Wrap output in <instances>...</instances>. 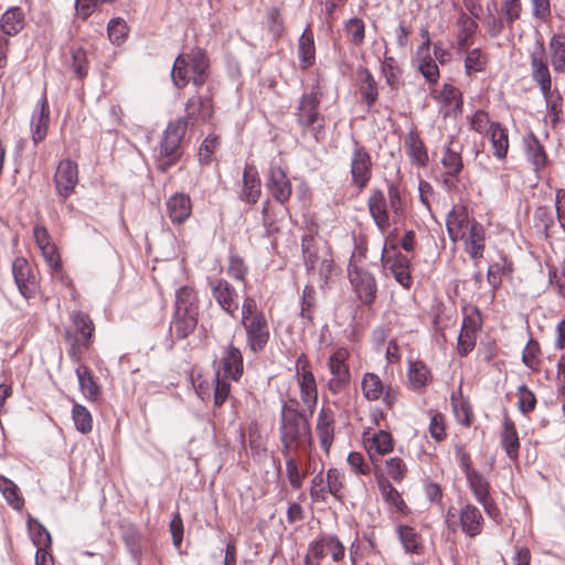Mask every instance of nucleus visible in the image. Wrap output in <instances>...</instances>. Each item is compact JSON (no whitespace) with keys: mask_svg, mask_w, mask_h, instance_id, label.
<instances>
[{"mask_svg":"<svg viewBox=\"0 0 565 565\" xmlns=\"http://www.w3.org/2000/svg\"><path fill=\"white\" fill-rule=\"evenodd\" d=\"M194 387L201 399H206L214 393V404L216 406L222 405L228 397L231 386L225 379H221L220 372H216L211 381L201 380L199 377L194 381Z\"/></svg>","mask_w":565,"mask_h":565,"instance_id":"obj_12","label":"nucleus"},{"mask_svg":"<svg viewBox=\"0 0 565 565\" xmlns=\"http://www.w3.org/2000/svg\"><path fill=\"white\" fill-rule=\"evenodd\" d=\"M387 475L396 482H401L407 472V466L399 457H392L385 461Z\"/></svg>","mask_w":565,"mask_h":565,"instance_id":"obj_59","label":"nucleus"},{"mask_svg":"<svg viewBox=\"0 0 565 565\" xmlns=\"http://www.w3.org/2000/svg\"><path fill=\"white\" fill-rule=\"evenodd\" d=\"M385 252L386 248L384 247L381 257L383 265L388 267L395 280L401 286L408 289L413 284V278L409 270V259L401 253L390 257L385 255Z\"/></svg>","mask_w":565,"mask_h":565,"instance_id":"obj_22","label":"nucleus"},{"mask_svg":"<svg viewBox=\"0 0 565 565\" xmlns=\"http://www.w3.org/2000/svg\"><path fill=\"white\" fill-rule=\"evenodd\" d=\"M372 162L369 152L361 147H356L351 158L352 182L364 188L371 178Z\"/></svg>","mask_w":565,"mask_h":565,"instance_id":"obj_19","label":"nucleus"},{"mask_svg":"<svg viewBox=\"0 0 565 565\" xmlns=\"http://www.w3.org/2000/svg\"><path fill=\"white\" fill-rule=\"evenodd\" d=\"M363 444L372 460H374L376 456L390 454L394 447L392 435L382 429L377 431H364Z\"/></svg>","mask_w":565,"mask_h":565,"instance_id":"obj_18","label":"nucleus"},{"mask_svg":"<svg viewBox=\"0 0 565 565\" xmlns=\"http://www.w3.org/2000/svg\"><path fill=\"white\" fill-rule=\"evenodd\" d=\"M303 263L308 273H313L318 263L322 259L318 254L316 239L311 235H305L301 239Z\"/></svg>","mask_w":565,"mask_h":565,"instance_id":"obj_43","label":"nucleus"},{"mask_svg":"<svg viewBox=\"0 0 565 565\" xmlns=\"http://www.w3.org/2000/svg\"><path fill=\"white\" fill-rule=\"evenodd\" d=\"M207 70L206 53L200 47H194L175 58L171 70V78L178 88L185 87L191 78L195 86L201 87L207 78Z\"/></svg>","mask_w":565,"mask_h":565,"instance_id":"obj_3","label":"nucleus"},{"mask_svg":"<svg viewBox=\"0 0 565 565\" xmlns=\"http://www.w3.org/2000/svg\"><path fill=\"white\" fill-rule=\"evenodd\" d=\"M265 317L259 310L256 300L253 297H245L242 303V324L247 321H254V318Z\"/></svg>","mask_w":565,"mask_h":565,"instance_id":"obj_62","label":"nucleus"},{"mask_svg":"<svg viewBox=\"0 0 565 565\" xmlns=\"http://www.w3.org/2000/svg\"><path fill=\"white\" fill-rule=\"evenodd\" d=\"M23 28V17L19 9L7 10L1 20V29L8 34H15Z\"/></svg>","mask_w":565,"mask_h":565,"instance_id":"obj_53","label":"nucleus"},{"mask_svg":"<svg viewBox=\"0 0 565 565\" xmlns=\"http://www.w3.org/2000/svg\"><path fill=\"white\" fill-rule=\"evenodd\" d=\"M536 398L534 393L527 388L526 385H521L518 388V406L519 409L526 414L535 408Z\"/></svg>","mask_w":565,"mask_h":565,"instance_id":"obj_61","label":"nucleus"},{"mask_svg":"<svg viewBox=\"0 0 565 565\" xmlns=\"http://www.w3.org/2000/svg\"><path fill=\"white\" fill-rule=\"evenodd\" d=\"M298 56L302 68H308L316 61L315 38L310 28H306L298 42Z\"/></svg>","mask_w":565,"mask_h":565,"instance_id":"obj_38","label":"nucleus"},{"mask_svg":"<svg viewBox=\"0 0 565 565\" xmlns=\"http://www.w3.org/2000/svg\"><path fill=\"white\" fill-rule=\"evenodd\" d=\"M29 534L33 544L38 547H50L52 540L49 531L38 520L29 518L28 520Z\"/></svg>","mask_w":565,"mask_h":565,"instance_id":"obj_50","label":"nucleus"},{"mask_svg":"<svg viewBox=\"0 0 565 565\" xmlns=\"http://www.w3.org/2000/svg\"><path fill=\"white\" fill-rule=\"evenodd\" d=\"M108 36L115 44H120L128 35V26L122 19H111L108 23Z\"/></svg>","mask_w":565,"mask_h":565,"instance_id":"obj_58","label":"nucleus"},{"mask_svg":"<svg viewBox=\"0 0 565 565\" xmlns=\"http://www.w3.org/2000/svg\"><path fill=\"white\" fill-rule=\"evenodd\" d=\"M434 99L444 117H456L462 111V94L451 84H444L441 90L434 95Z\"/></svg>","mask_w":565,"mask_h":565,"instance_id":"obj_15","label":"nucleus"},{"mask_svg":"<svg viewBox=\"0 0 565 565\" xmlns=\"http://www.w3.org/2000/svg\"><path fill=\"white\" fill-rule=\"evenodd\" d=\"M327 495L331 494L337 500H342L344 490V472L337 468H330L326 476Z\"/></svg>","mask_w":565,"mask_h":565,"instance_id":"obj_45","label":"nucleus"},{"mask_svg":"<svg viewBox=\"0 0 565 565\" xmlns=\"http://www.w3.org/2000/svg\"><path fill=\"white\" fill-rule=\"evenodd\" d=\"M54 181L57 193L63 198L70 196L78 183L77 164L70 159L62 160L56 168Z\"/></svg>","mask_w":565,"mask_h":565,"instance_id":"obj_13","label":"nucleus"},{"mask_svg":"<svg viewBox=\"0 0 565 565\" xmlns=\"http://www.w3.org/2000/svg\"><path fill=\"white\" fill-rule=\"evenodd\" d=\"M49 105L46 98L43 96L38 102L36 108L34 109L31 117V132L35 143L44 140L47 132L49 126Z\"/></svg>","mask_w":565,"mask_h":565,"instance_id":"obj_30","label":"nucleus"},{"mask_svg":"<svg viewBox=\"0 0 565 565\" xmlns=\"http://www.w3.org/2000/svg\"><path fill=\"white\" fill-rule=\"evenodd\" d=\"M503 428L500 436V443L507 456L516 460L519 457L520 440L514 423L508 416L503 418Z\"/></svg>","mask_w":565,"mask_h":565,"instance_id":"obj_32","label":"nucleus"},{"mask_svg":"<svg viewBox=\"0 0 565 565\" xmlns=\"http://www.w3.org/2000/svg\"><path fill=\"white\" fill-rule=\"evenodd\" d=\"M419 35L423 42L416 50L414 61L425 81L429 84H436L440 77V72L430 54L431 41L428 29L422 28Z\"/></svg>","mask_w":565,"mask_h":565,"instance_id":"obj_8","label":"nucleus"},{"mask_svg":"<svg viewBox=\"0 0 565 565\" xmlns=\"http://www.w3.org/2000/svg\"><path fill=\"white\" fill-rule=\"evenodd\" d=\"M397 535L406 552L419 553L420 539L413 527L399 525L397 527Z\"/></svg>","mask_w":565,"mask_h":565,"instance_id":"obj_52","label":"nucleus"},{"mask_svg":"<svg viewBox=\"0 0 565 565\" xmlns=\"http://www.w3.org/2000/svg\"><path fill=\"white\" fill-rule=\"evenodd\" d=\"M361 85L360 93L362 98L369 106H372L377 99V86L370 71L366 68L360 70Z\"/></svg>","mask_w":565,"mask_h":565,"instance_id":"obj_47","label":"nucleus"},{"mask_svg":"<svg viewBox=\"0 0 565 565\" xmlns=\"http://www.w3.org/2000/svg\"><path fill=\"white\" fill-rule=\"evenodd\" d=\"M348 275L358 298L365 305L372 303L377 292V286L373 275L354 264L349 265Z\"/></svg>","mask_w":565,"mask_h":565,"instance_id":"obj_10","label":"nucleus"},{"mask_svg":"<svg viewBox=\"0 0 565 565\" xmlns=\"http://www.w3.org/2000/svg\"><path fill=\"white\" fill-rule=\"evenodd\" d=\"M280 439L284 456H289L301 447L312 448V435L307 417L290 407H282Z\"/></svg>","mask_w":565,"mask_h":565,"instance_id":"obj_2","label":"nucleus"},{"mask_svg":"<svg viewBox=\"0 0 565 565\" xmlns=\"http://www.w3.org/2000/svg\"><path fill=\"white\" fill-rule=\"evenodd\" d=\"M198 323V311H175L171 330L175 331L178 338H186L194 331Z\"/></svg>","mask_w":565,"mask_h":565,"instance_id":"obj_39","label":"nucleus"},{"mask_svg":"<svg viewBox=\"0 0 565 565\" xmlns=\"http://www.w3.org/2000/svg\"><path fill=\"white\" fill-rule=\"evenodd\" d=\"M198 311V299L192 287L184 286L177 290L175 311Z\"/></svg>","mask_w":565,"mask_h":565,"instance_id":"obj_48","label":"nucleus"},{"mask_svg":"<svg viewBox=\"0 0 565 565\" xmlns=\"http://www.w3.org/2000/svg\"><path fill=\"white\" fill-rule=\"evenodd\" d=\"M387 198L382 191L374 190L367 200L370 214L382 234H385L392 225H396L401 221L403 211L399 190L393 183L387 186Z\"/></svg>","mask_w":565,"mask_h":565,"instance_id":"obj_1","label":"nucleus"},{"mask_svg":"<svg viewBox=\"0 0 565 565\" xmlns=\"http://www.w3.org/2000/svg\"><path fill=\"white\" fill-rule=\"evenodd\" d=\"M350 352L345 348H338L328 359V369L331 377L328 381V388L338 394L350 383L351 374L348 365Z\"/></svg>","mask_w":565,"mask_h":565,"instance_id":"obj_5","label":"nucleus"},{"mask_svg":"<svg viewBox=\"0 0 565 565\" xmlns=\"http://www.w3.org/2000/svg\"><path fill=\"white\" fill-rule=\"evenodd\" d=\"M451 404L457 420L465 426L470 425L471 408L469 404L465 401H459L455 396H451Z\"/></svg>","mask_w":565,"mask_h":565,"instance_id":"obj_63","label":"nucleus"},{"mask_svg":"<svg viewBox=\"0 0 565 565\" xmlns=\"http://www.w3.org/2000/svg\"><path fill=\"white\" fill-rule=\"evenodd\" d=\"M459 241L463 242L465 250L473 260L482 258L486 248V232L480 223L472 222Z\"/></svg>","mask_w":565,"mask_h":565,"instance_id":"obj_23","label":"nucleus"},{"mask_svg":"<svg viewBox=\"0 0 565 565\" xmlns=\"http://www.w3.org/2000/svg\"><path fill=\"white\" fill-rule=\"evenodd\" d=\"M345 32L354 44L360 45L364 41L365 24L361 19L352 18L345 24Z\"/></svg>","mask_w":565,"mask_h":565,"instance_id":"obj_60","label":"nucleus"},{"mask_svg":"<svg viewBox=\"0 0 565 565\" xmlns=\"http://www.w3.org/2000/svg\"><path fill=\"white\" fill-rule=\"evenodd\" d=\"M78 386L84 397L89 402H95L100 395V390L96 383L90 370L86 365H79L76 371Z\"/></svg>","mask_w":565,"mask_h":565,"instance_id":"obj_37","label":"nucleus"},{"mask_svg":"<svg viewBox=\"0 0 565 565\" xmlns=\"http://www.w3.org/2000/svg\"><path fill=\"white\" fill-rule=\"evenodd\" d=\"M224 377L237 381L241 379L244 370L243 355L239 349L230 344L225 348L221 358Z\"/></svg>","mask_w":565,"mask_h":565,"instance_id":"obj_29","label":"nucleus"},{"mask_svg":"<svg viewBox=\"0 0 565 565\" xmlns=\"http://www.w3.org/2000/svg\"><path fill=\"white\" fill-rule=\"evenodd\" d=\"M310 495L315 501L324 502L327 500L326 479L322 470L319 471L311 480Z\"/></svg>","mask_w":565,"mask_h":565,"instance_id":"obj_64","label":"nucleus"},{"mask_svg":"<svg viewBox=\"0 0 565 565\" xmlns=\"http://www.w3.org/2000/svg\"><path fill=\"white\" fill-rule=\"evenodd\" d=\"M524 146L526 158L534 168L537 170L544 167L546 162V154L537 138L533 135L526 136L524 138Z\"/></svg>","mask_w":565,"mask_h":565,"instance_id":"obj_42","label":"nucleus"},{"mask_svg":"<svg viewBox=\"0 0 565 565\" xmlns=\"http://www.w3.org/2000/svg\"><path fill=\"white\" fill-rule=\"evenodd\" d=\"M15 284L24 298L33 297L38 291V280L24 258H17L12 264Z\"/></svg>","mask_w":565,"mask_h":565,"instance_id":"obj_16","label":"nucleus"},{"mask_svg":"<svg viewBox=\"0 0 565 565\" xmlns=\"http://www.w3.org/2000/svg\"><path fill=\"white\" fill-rule=\"evenodd\" d=\"M169 218L174 224L184 223L192 213V202L188 194L175 193L167 201Z\"/></svg>","mask_w":565,"mask_h":565,"instance_id":"obj_27","label":"nucleus"},{"mask_svg":"<svg viewBox=\"0 0 565 565\" xmlns=\"http://www.w3.org/2000/svg\"><path fill=\"white\" fill-rule=\"evenodd\" d=\"M262 194L260 179L256 168L246 164L243 173L242 199L248 203H256Z\"/></svg>","mask_w":565,"mask_h":565,"instance_id":"obj_33","label":"nucleus"},{"mask_svg":"<svg viewBox=\"0 0 565 565\" xmlns=\"http://www.w3.org/2000/svg\"><path fill=\"white\" fill-rule=\"evenodd\" d=\"M408 156L414 163L425 167L428 161V154L423 141L415 135L411 134L406 140Z\"/></svg>","mask_w":565,"mask_h":565,"instance_id":"obj_49","label":"nucleus"},{"mask_svg":"<svg viewBox=\"0 0 565 565\" xmlns=\"http://www.w3.org/2000/svg\"><path fill=\"white\" fill-rule=\"evenodd\" d=\"M382 73L387 85L395 88L399 83L401 70L392 56H387L382 62Z\"/></svg>","mask_w":565,"mask_h":565,"instance_id":"obj_56","label":"nucleus"},{"mask_svg":"<svg viewBox=\"0 0 565 565\" xmlns=\"http://www.w3.org/2000/svg\"><path fill=\"white\" fill-rule=\"evenodd\" d=\"M407 380L412 390L420 391L433 381V375L427 365L422 361H409Z\"/></svg>","mask_w":565,"mask_h":565,"instance_id":"obj_35","label":"nucleus"},{"mask_svg":"<svg viewBox=\"0 0 565 565\" xmlns=\"http://www.w3.org/2000/svg\"><path fill=\"white\" fill-rule=\"evenodd\" d=\"M460 527L468 536H477L482 529V515L478 508L466 504L459 514Z\"/></svg>","mask_w":565,"mask_h":565,"instance_id":"obj_34","label":"nucleus"},{"mask_svg":"<svg viewBox=\"0 0 565 565\" xmlns=\"http://www.w3.org/2000/svg\"><path fill=\"white\" fill-rule=\"evenodd\" d=\"M478 29V23L467 13H460L456 20V44L459 52L467 50Z\"/></svg>","mask_w":565,"mask_h":565,"instance_id":"obj_31","label":"nucleus"},{"mask_svg":"<svg viewBox=\"0 0 565 565\" xmlns=\"http://www.w3.org/2000/svg\"><path fill=\"white\" fill-rule=\"evenodd\" d=\"M377 486L383 500L388 504L392 513L398 515H407L409 509L403 500L401 493L392 486V483L384 477L377 478Z\"/></svg>","mask_w":565,"mask_h":565,"instance_id":"obj_28","label":"nucleus"},{"mask_svg":"<svg viewBox=\"0 0 565 565\" xmlns=\"http://www.w3.org/2000/svg\"><path fill=\"white\" fill-rule=\"evenodd\" d=\"M212 296L217 305L230 316L238 310V299L235 288L225 279L217 278L209 282Z\"/></svg>","mask_w":565,"mask_h":565,"instance_id":"obj_11","label":"nucleus"},{"mask_svg":"<svg viewBox=\"0 0 565 565\" xmlns=\"http://www.w3.org/2000/svg\"><path fill=\"white\" fill-rule=\"evenodd\" d=\"M475 222L468 216L467 207L462 204H455L447 215V232L452 242H458L463 237L470 225Z\"/></svg>","mask_w":565,"mask_h":565,"instance_id":"obj_21","label":"nucleus"},{"mask_svg":"<svg viewBox=\"0 0 565 565\" xmlns=\"http://www.w3.org/2000/svg\"><path fill=\"white\" fill-rule=\"evenodd\" d=\"M530 68L533 81L540 88L541 94L545 98L547 105L554 110L557 107V102L561 99L557 89L552 87V75L545 58V51L543 44H539V49L533 51L530 55Z\"/></svg>","mask_w":565,"mask_h":565,"instance_id":"obj_4","label":"nucleus"},{"mask_svg":"<svg viewBox=\"0 0 565 565\" xmlns=\"http://www.w3.org/2000/svg\"><path fill=\"white\" fill-rule=\"evenodd\" d=\"M488 63L487 55L480 49H472L467 52L465 58V71L468 75L484 71Z\"/></svg>","mask_w":565,"mask_h":565,"instance_id":"obj_54","label":"nucleus"},{"mask_svg":"<svg viewBox=\"0 0 565 565\" xmlns=\"http://www.w3.org/2000/svg\"><path fill=\"white\" fill-rule=\"evenodd\" d=\"M550 60L556 74H565V35L554 33L548 42Z\"/></svg>","mask_w":565,"mask_h":565,"instance_id":"obj_36","label":"nucleus"},{"mask_svg":"<svg viewBox=\"0 0 565 565\" xmlns=\"http://www.w3.org/2000/svg\"><path fill=\"white\" fill-rule=\"evenodd\" d=\"M186 127L188 121L184 118H179L168 125L160 143V153L162 156L174 157L180 142L184 137Z\"/></svg>","mask_w":565,"mask_h":565,"instance_id":"obj_20","label":"nucleus"},{"mask_svg":"<svg viewBox=\"0 0 565 565\" xmlns=\"http://www.w3.org/2000/svg\"><path fill=\"white\" fill-rule=\"evenodd\" d=\"M540 353L541 349L539 343L530 339L522 353L523 363L532 370H537L540 365Z\"/></svg>","mask_w":565,"mask_h":565,"instance_id":"obj_57","label":"nucleus"},{"mask_svg":"<svg viewBox=\"0 0 565 565\" xmlns=\"http://www.w3.org/2000/svg\"><path fill=\"white\" fill-rule=\"evenodd\" d=\"M326 543L327 536H323L320 540L311 542L309 544L308 553L305 558L306 565H319L320 559H322L328 552Z\"/></svg>","mask_w":565,"mask_h":565,"instance_id":"obj_55","label":"nucleus"},{"mask_svg":"<svg viewBox=\"0 0 565 565\" xmlns=\"http://www.w3.org/2000/svg\"><path fill=\"white\" fill-rule=\"evenodd\" d=\"M73 402L72 418L77 431L88 434L93 429V417L90 412L83 405Z\"/></svg>","mask_w":565,"mask_h":565,"instance_id":"obj_46","label":"nucleus"},{"mask_svg":"<svg viewBox=\"0 0 565 565\" xmlns=\"http://www.w3.org/2000/svg\"><path fill=\"white\" fill-rule=\"evenodd\" d=\"M461 151L462 146L455 141L454 137L443 149L440 163L444 170V183L448 189L456 185V178L463 169Z\"/></svg>","mask_w":565,"mask_h":565,"instance_id":"obj_9","label":"nucleus"},{"mask_svg":"<svg viewBox=\"0 0 565 565\" xmlns=\"http://www.w3.org/2000/svg\"><path fill=\"white\" fill-rule=\"evenodd\" d=\"M246 331L247 345L253 352H260L268 343L270 331L265 317L254 318L243 324Z\"/></svg>","mask_w":565,"mask_h":565,"instance_id":"obj_17","label":"nucleus"},{"mask_svg":"<svg viewBox=\"0 0 565 565\" xmlns=\"http://www.w3.org/2000/svg\"><path fill=\"white\" fill-rule=\"evenodd\" d=\"M296 376L303 404L310 409L313 408L318 402V388L306 354H300L296 360Z\"/></svg>","mask_w":565,"mask_h":565,"instance_id":"obj_7","label":"nucleus"},{"mask_svg":"<svg viewBox=\"0 0 565 565\" xmlns=\"http://www.w3.org/2000/svg\"><path fill=\"white\" fill-rule=\"evenodd\" d=\"M462 465L465 473L475 498L481 503L486 510H489L490 498H489V482L476 470L471 469L467 463L466 458H462Z\"/></svg>","mask_w":565,"mask_h":565,"instance_id":"obj_26","label":"nucleus"},{"mask_svg":"<svg viewBox=\"0 0 565 565\" xmlns=\"http://www.w3.org/2000/svg\"><path fill=\"white\" fill-rule=\"evenodd\" d=\"M0 491L13 509L20 510L23 507L24 500L19 493L18 486L2 476H0Z\"/></svg>","mask_w":565,"mask_h":565,"instance_id":"obj_51","label":"nucleus"},{"mask_svg":"<svg viewBox=\"0 0 565 565\" xmlns=\"http://www.w3.org/2000/svg\"><path fill=\"white\" fill-rule=\"evenodd\" d=\"M320 99L317 93L303 94L299 100V105L296 113L298 125L303 128H308L313 125L318 119V108Z\"/></svg>","mask_w":565,"mask_h":565,"instance_id":"obj_24","label":"nucleus"},{"mask_svg":"<svg viewBox=\"0 0 565 565\" xmlns=\"http://www.w3.org/2000/svg\"><path fill=\"white\" fill-rule=\"evenodd\" d=\"M316 430L323 451L329 455L334 438V415L330 408H321L316 424Z\"/></svg>","mask_w":565,"mask_h":565,"instance_id":"obj_25","label":"nucleus"},{"mask_svg":"<svg viewBox=\"0 0 565 565\" xmlns=\"http://www.w3.org/2000/svg\"><path fill=\"white\" fill-rule=\"evenodd\" d=\"M186 113L190 118L206 120L212 117V104L209 98L191 97L186 103Z\"/></svg>","mask_w":565,"mask_h":565,"instance_id":"obj_44","label":"nucleus"},{"mask_svg":"<svg viewBox=\"0 0 565 565\" xmlns=\"http://www.w3.org/2000/svg\"><path fill=\"white\" fill-rule=\"evenodd\" d=\"M266 188L279 203H286L291 195V183L281 167L271 164L268 171Z\"/></svg>","mask_w":565,"mask_h":565,"instance_id":"obj_14","label":"nucleus"},{"mask_svg":"<svg viewBox=\"0 0 565 565\" xmlns=\"http://www.w3.org/2000/svg\"><path fill=\"white\" fill-rule=\"evenodd\" d=\"M361 387L363 396L369 401L381 399L387 407H392L397 402V387L385 384L381 377L373 372H367L363 375Z\"/></svg>","mask_w":565,"mask_h":565,"instance_id":"obj_6","label":"nucleus"},{"mask_svg":"<svg viewBox=\"0 0 565 565\" xmlns=\"http://www.w3.org/2000/svg\"><path fill=\"white\" fill-rule=\"evenodd\" d=\"M489 134L493 154L498 159L505 158L509 149V137L507 129L499 122H492L490 125Z\"/></svg>","mask_w":565,"mask_h":565,"instance_id":"obj_41","label":"nucleus"},{"mask_svg":"<svg viewBox=\"0 0 565 565\" xmlns=\"http://www.w3.org/2000/svg\"><path fill=\"white\" fill-rule=\"evenodd\" d=\"M71 319L75 332L77 333L76 341L85 347H88L95 330L92 319L81 311L74 312Z\"/></svg>","mask_w":565,"mask_h":565,"instance_id":"obj_40","label":"nucleus"}]
</instances>
